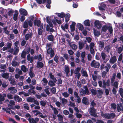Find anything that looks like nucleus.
<instances>
[{"mask_svg": "<svg viewBox=\"0 0 123 123\" xmlns=\"http://www.w3.org/2000/svg\"><path fill=\"white\" fill-rule=\"evenodd\" d=\"M57 15L58 17L62 18L65 16V14L63 12H62L61 13H58Z\"/></svg>", "mask_w": 123, "mask_h": 123, "instance_id": "09e8293b", "label": "nucleus"}, {"mask_svg": "<svg viewBox=\"0 0 123 123\" xmlns=\"http://www.w3.org/2000/svg\"><path fill=\"white\" fill-rule=\"evenodd\" d=\"M34 99L35 98H34L29 97L27 98V101L28 102H33L34 101Z\"/></svg>", "mask_w": 123, "mask_h": 123, "instance_id": "c03bdc74", "label": "nucleus"}, {"mask_svg": "<svg viewBox=\"0 0 123 123\" xmlns=\"http://www.w3.org/2000/svg\"><path fill=\"white\" fill-rule=\"evenodd\" d=\"M108 29V26L106 25H104L102 27V31H103L105 32Z\"/></svg>", "mask_w": 123, "mask_h": 123, "instance_id": "8fccbe9b", "label": "nucleus"}, {"mask_svg": "<svg viewBox=\"0 0 123 123\" xmlns=\"http://www.w3.org/2000/svg\"><path fill=\"white\" fill-rule=\"evenodd\" d=\"M81 73L82 76L85 77H88V75L86 71V70H84L82 69L81 70Z\"/></svg>", "mask_w": 123, "mask_h": 123, "instance_id": "a211bd4d", "label": "nucleus"}, {"mask_svg": "<svg viewBox=\"0 0 123 123\" xmlns=\"http://www.w3.org/2000/svg\"><path fill=\"white\" fill-rule=\"evenodd\" d=\"M9 91L12 94H14L16 93L17 92V90L15 89V88L13 87H11L8 88Z\"/></svg>", "mask_w": 123, "mask_h": 123, "instance_id": "9b49d317", "label": "nucleus"}, {"mask_svg": "<svg viewBox=\"0 0 123 123\" xmlns=\"http://www.w3.org/2000/svg\"><path fill=\"white\" fill-rule=\"evenodd\" d=\"M106 6L103 3H102L99 4L98 6L99 9L101 11H104L105 9L104 8Z\"/></svg>", "mask_w": 123, "mask_h": 123, "instance_id": "1a4fd4ad", "label": "nucleus"}, {"mask_svg": "<svg viewBox=\"0 0 123 123\" xmlns=\"http://www.w3.org/2000/svg\"><path fill=\"white\" fill-rule=\"evenodd\" d=\"M68 25L67 24H66L64 26L63 25H62L61 26V27L62 29L64 31H65V29H67L68 27Z\"/></svg>", "mask_w": 123, "mask_h": 123, "instance_id": "58836bf2", "label": "nucleus"}, {"mask_svg": "<svg viewBox=\"0 0 123 123\" xmlns=\"http://www.w3.org/2000/svg\"><path fill=\"white\" fill-rule=\"evenodd\" d=\"M82 102L86 105H88L89 102L88 99L86 97H83L82 100Z\"/></svg>", "mask_w": 123, "mask_h": 123, "instance_id": "4468645a", "label": "nucleus"}, {"mask_svg": "<svg viewBox=\"0 0 123 123\" xmlns=\"http://www.w3.org/2000/svg\"><path fill=\"white\" fill-rule=\"evenodd\" d=\"M98 43L99 45V49L100 50H102L104 48L105 43L104 42L101 41L98 42Z\"/></svg>", "mask_w": 123, "mask_h": 123, "instance_id": "0eeeda50", "label": "nucleus"}, {"mask_svg": "<svg viewBox=\"0 0 123 123\" xmlns=\"http://www.w3.org/2000/svg\"><path fill=\"white\" fill-rule=\"evenodd\" d=\"M58 117V120L60 122H62L63 120V117L60 114H59L57 115Z\"/></svg>", "mask_w": 123, "mask_h": 123, "instance_id": "0e129e2a", "label": "nucleus"}, {"mask_svg": "<svg viewBox=\"0 0 123 123\" xmlns=\"http://www.w3.org/2000/svg\"><path fill=\"white\" fill-rule=\"evenodd\" d=\"M43 26V25H40L38 28V33L39 35H42Z\"/></svg>", "mask_w": 123, "mask_h": 123, "instance_id": "dca6fc26", "label": "nucleus"}, {"mask_svg": "<svg viewBox=\"0 0 123 123\" xmlns=\"http://www.w3.org/2000/svg\"><path fill=\"white\" fill-rule=\"evenodd\" d=\"M89 111L90 114L92 115H94L96 112V110L93 107L90 108Z\"/></svg>", "mask_w": 123, "mask_h": 123, "instance_id": "412c9836", "label": "nucleus"}, {"mask_svg": "<svg viewBox=\"0 0 123 123\" xmlns=\"http://www.w3.org/2000/svg\"><path fill=\"white\" fill-rule=\"evenodd\" d=\"M19 12L20 13L25 16H26L27 14V11L25 9L21 8L20 9Z\"/></svg>", "mask_w": 123, "mask_h": 123, "instance_id": "2eb2a0df", "label": "nucleus"}, {"mask_svg": "<svg viewBox=\"0 0 123 123\" xmlns=\"http://www.w3.org/2000/svg\"><path fill=\"white\" fill-rule=\"evenodd\" d=\"M32 68H31L30 69V71L29 72V74L31 78H33L35 77V75L32 72Z\"/></svg>", "mask_w": 123, "mask_h": 123, "instance_id": "bb28decb", "label": "nucleus"}, {"mask_svg": "<svg viewBox=\"0 0 123 123\" xmlns=\"http://www.w3.org/2000/svg\"><path fill=\"white\" fill-rule=\"evenodd\" d=\"M64 71L66 72V76L68 77L69 75L68 74L69 72V67L68 66H65Z\"/></svg>", "mask_w": 123, "mask_h": 123, "instance_id": "aec40b11", "label": "nucleus"}, {"mask_svg": "<svg viewBox=\"0 0 123 123\" xmlns=\"http://www.w3.org/2000/svg\"><path fill=\"white\" fill-rule=\"evenodd\" d=\"M79 48L80 50L82 49L84 47V43H83L82 42H79Z\"/></svg>", "mask_w": 123, "mask_h": 123, "instance_id": "72a5a7b5", "label": "nucleus"}, {"mask_svg": "<svg viewBox=\"0 0 123 123\" xmlns=\"http://www.w3.org/2000/svg\"><path fill=\"white\" fill-rule=\"evenodd\" d=\"M29 106V105L28 104L25 103L24 104L23 107L24 109L28 110L30 109Z\"/></svg>", "mask_w": 123, "mask_h": 123, "instance_id": "3c124183", "label": "nucleus"}, {"mask_svg": "<svg viewBox=\"0 0 123 123\" xmlns=\"http://www.w3.org/2000/svg\"><path fill=\"white\" fill-rule=\"evenodd\" d=\"M19 51V47H15L13 49V54L15 55H17L18 54Z\"/></svg>", "mask_w": 123, "mask_h": 123, "instance_id": "4be33fe9", "label": "nucleus"}, {"mask_svg": "<svg viewBox=\"0 0 123 123\" xmlns=\"http://www.w3.org/2000/svg\"><path fill=\"white\" fill-rule=\"evenodd\" d=\"M110 47L109 45H107V46H105L104 48V50L105 51L108 53L110 50Z\"/></svg>", "mask_w": 123, "mask_h": 123, "instance_id": "79ce46f5", "label": "nucleus"}, {"mask_svg": "<svg viewBox=\"0 0 123 123\" xmlns=\"http://www.w3.org/2000/svg\"><path fill=\"white\" fill-rule=\"evenodd\" d=\"M119 25L118 27L120 31H123V24H120Z\"/></svg>", "mask_w": 123, "mask_h": 123, "instance_id": "774afa93", "label": "nucleus"}, {"mask_svg": "<svg viewBox=\"0 0 123 123\" xmlns=\"http://www.w3.org/2000/svg\"><path fill=\"white\" fill-rule=\"evenodd\" d=\"M101 116L104 117L107 119L110 118V116L109 114H104L103 113H102Z\"/></svg>", "mask_w": 123, "mask_h": 123, "instance_id": "ea45409f", "label": "nucleus"}, {"mask_svg": "<svg viewBox=\"0 0 123 123\" xmlns=\"http://www.w3.org/2000/svg\"><path fill=\"white\" fill-rule=\"evenodd\" d=\"M118 92L121 97L123 98V89L122 88H119Z\"/></svg>", "mask_w": 123, "mask_h": 123, "instance_id": "37998d69", "label": "nucleus"}, {"mask_svg": "<svg viewBox=\"0 0 123 123\" xmlns=\"http://www.w3.org/2000/svg\"><path fill=\"white\" fill-rule=\"evenodd\" d=\"M62 95L65 98H67L69 96V94L66 92H64L62 93Z\"/></svg>", "mask_w": 123, "mask_h": 123, "instance_id": "680f3d73", "label": "nucleus"}, {"mask_svg": "<svg viewBox=\"0 0 123 123\" xmlns=\"http://www.w3.org/2000/svg\"><path fill=\"white\" fill-rule=\"evenodd\" d=\"M32 24L33 23L31 21L26 20L24 23L23 27L24 28H26L28 27V25L30 27H31Z\"/></svg>", "mask_w": 123, "mask_h": 123, "instance_id": "7ed1b4c3", "label": "nucleus"}, {"mask_svg": "<svg viewBox=\"0 0 123 123\" xmlns=\"http://www.w3.org/2000/svg\"><path fill=\"white\" fill-rule=\"evenodd\" d=\"M92 94L93 95H95L97 94V91L96 90H95L93 89H91L90 90Z\"/></svg>", "mask_w": 123, "mask_h": 123, "instance_id": "864d4df0", "label": "nucleus"}, {"mask_svg": "<svg viewBox=\"0 0 123 123\" xmlns=\"http://www.w3.org/2000/svg\"><path fill=\"white\" fill-rule=\"evenodd\" d=\"M84 88L85 89V90L82 89L79 91L80 95L82 96L83 95H85L86 94V95H89L90 94V93L87 87L85 86H84Z\"/></svg>", "mask_w": 123, "mask_h": 123, "instance_id": "f03ea898", "label": "nucleus"}, {"mask_svg": "<svg viewBox=\"0 0 123 123\" xmlns=\"http://www.w3.org/2000/svg\"><path fill=\"white\" fill-rule=\"evenodd\" d=\"M8 80L9 81H11L10 83L12 85L15 84V81L14 79L9 78Z\"/></svg>", "mask_w": 123, "mask_h": 123, "instance_id": "052dcab7", "label": "nucleus"}, {"mask_svg": "<svg viewBox=\"0 0 123 123\" xmlns=\"http://www.w3.org/2000/svg\"><path fill=\"white\" fill-rule=\"evenodd\" d=\"M81 69V67H77L74 71V73L75 74H77L79 73V72Z\"/></svg>", "mask_w": 123, "mask_h": 123, "instance_id": "13d9d810", "label": "nucleus"}, {"mask_svg": "<svg viewBox=\"0 0 123 123\" xmlns=\"http://www.w3.org/2000/svg\"><path fill=\"white\" fill-rule=\"evenodd\" d=\"M47 39L49 40L52 41L54 40V36L52 35H49L48 36Z\"/></svg>", "mask_w": 123, "mask_h": 123, "instance_id": "603ef678", "label": "nucleus"}, {"mask_svg": "<svg viewBox=\"0 0 123 123\" xmlns=\"http://www.w3.org/2000/svg\"><path fill=\"white\" fill-rule=\"evenodd\" d=\"M94 35L97 37L99 36L100 35V32L95 30H94Z\"/></svg>", "mask_w": 123, "mask_h": 123, "instance_id": "a18cd8bd", "label": "nucleus"}, {"mask_svg": "<svg viewBox=\"0 0 123 123\" xmlns=\"http://www.w3.org/2000/svg\"><path fill=\"white\" fill-rule=\"evenodd\" d=\"M60 99L62 101V103L63 104L65 105L67 103V100L64 98H63L61 97H60Z\"/></svg>", "mask_w": 123, "mask_h": 123, "instance_id": "e433bc0d", "label": "nucleus"}, {"mask_svg": "<svg viewBox=\"0 0 123 123\" xmlns=\"http://www.w3.org/2000/svg\"><path fill=\"white\" fill-rule=\"evenodd\" d=\"M91 65L92 67H93L96 68H98L100 66V64L95 60H93L91 62Z\"/></svg>", "mask_w": 123, "mask_h": 123, "instance_id": "39448f33", "label": "nucleus"}, {"mask_svg": "<svg viewBox=\"0 0 123 123\" xmlns=\"http://www.w3.org/2000/svg\"><path fill=\"white\" fill-rule=\"evenodd\" d=\"M84 24L85 26H89L90 24L89 20H85L84 22Z\"/></svg>", "mask_w": 123, "mask_h": 123, "instance_id": "4d7b16f0", "label": "nucleus"}, {"mask_svg": "<svg viewBox=\"0 0 123 123\" xmlns=\"http://www.w3.org/2000/svg\"><path fill=\"white\" fill-rule=\"evenodd\" d=\"M101 55L102 59L104 60V63H106L108 61L109 59H106L107 55L103 51H102L101 53Z\"/></svg>", "mask_w": 123, "mask_h": 123, "instance_id": "423d86ee", "label": "nucleus"}, {"mask_svg": "<svg viewBox=\"0 0 123 123\" xmlns=\"http://www.w3.org/2000/svg\"><path fill=\"white\" fill-rule=\"evenodd\" d=\"M14 12V11L13 10L11 9L8 12V15L10 16H12Z\"/></svg>", "mask_w": 123, "mask_h": 123, "instance_id": "69168bd1", "label": "nucleus"}, {"mask_svg": "<svg viewBox=\"0 0 123 123\" xmlns=\"http://www.w3.org/2000/svg\"><path fill=\"white\" fill-rule=\"evenodd\" d=\"M70 14L68 13L66 14L65 16V21L66 22H68L69 20V18L70 17Z\"/></svg>", "mask_w": 123, "mask_h": 123, "instance_id": "bf43d9fd", "label": "nucleus"}, {"mask_svg": "<svg viewBox=\"0 0 123 123\" xmlns=\"http://www.w3.org/2000/svg\"><path fill=\"white\" fill-rule=\"evenodd\" d=\"M98 94H97L98 97L100 98H101L102 97V95L103 92L102 89H99L97 90Z\"/></svg>", "mask_w": 123, "mask_h": 123, "instance_id": "f3484780", "label": "nucleus"}, {"mask_svg": "<svg viewBox=\"0 0 123 123\" xmlns=\"http://www.w3.org/2000/svg\"><path fill=\"white\" fill-rule=\"evenodd\" d=\"M40 105L43 107H44L46 104V101L41 100L40 101Z\"/></svg>", "mask_w": 123, "mask_h": 123, "instance_id": "49530a36", "label": "nucleus"}, {"mask_svg": "<svg viewBox=\"0 0 123 123\" xmlns=\"http://www.w3.org/2000/svg\"><path fill=\"white\" fill-rule=\"evenodd\" d=\"M43 63L40 62H38L37 63V68H43Z\"/></svg>", "mask_w": 123, "mask_h": 123, "instance_id": "a878e982", "label": "nucleus"}, {"mask_svg": "<svg viewBox=\"0 0 123 123\" xmlns=\"http://www.w3.org/2000/svg\"><path fill=\"white\" fill-rule=\"evenodd\" d=\"M94 24L95 26L98 29L100 28L102 26L101 24L97 20L95 21Z\"/></svg>", "mask_w": 123, "mask_h": 123, "instance_id": "ddd939ff", "label": "nucleus"}, {"mask_svg": "<svg viewBox=\"0 0 123 123\" xmlns=\"http://www.w3.org/2000/svg\"><path fill=\"white\" fill-rule=\"evenodd\" d=\"M33 33L32 32L26 34L25 36V39L27 40L31 38L32 36Z\"/></svg>", "mask_w": 123, "mask_h": 123, "instance_id": "9d476101", "label": "nucleus"}, {"mask_svg": "<svg viewBox=\"0 0 123 123\" xmlns=\"http://www.w3.org/2000/svg\"><path fill=\"white\" fill-rule=\"evenodd\" d=\"M11 64L13 67H16L18 65V62L14 60L12 61Z\"/></svg>", "mask_w": 123, "mask_h": 123, "instance_id": "a19ab883", "label": "nucleus"}, {"mask_svg": "<svg viewBox=\"0 0 123 123\" xmlns=\"http://www.w3.org/2000/svg\"><path fill=\"white\" fill-rule=\"evenodd\" d=\"M103 82L101 81H99L98 83L100 87L105 88L106 86H110V80L109 79H108L106 82L105 80L103 79Z\"/></svg>", "mask_w": 123, "mask_h": 123, "instance_id": "f257e3e1", "label": "nucleus"}, {"mask_svg": "<svg viewBox=\"0 0 123 123\" xmlns=\"http://www.w3.org/2000/svg\"><path fill=\"white\" fill-rule=\"evenodd\" d=\"M117 60L116 56H115L111 57L109 60V62L111 64H113Z\"/></svg>", "mask_w": 123, "mask_h": 123, "instance_id": "6e6552de", "label": "nucleus"}, {"mask_svg": "<svg viewBox=\"0 0 123 123\" xmlns=\"http://www.w3.org/2000/svg\"><path fill=\"white\" fill-rule=\"evenodd\" d=\"M14 98L15 101H17L18 102H21L22 100V99L18 95L15 96Z\"/></svg>", "mask_w": 123, "mask_h": 123, "instance_id": "5701e85b", "label": "nucleus"}, {"mask_svg": "<svg viewBox=\"0 0 123 123\" xmlns=\"http://www.w3.org/2000/svg\"><path fill=\"white\" fill-rule=\"evenodd\" d=\"M76 23L74 22H73L72 24L70 25L71 31H73L75 30V25Z\"/></svg>", "mask_w": 123, "mask_h": 123, "instance_id": "473e14b6", "label": "nucleus"}, {"mask_svg": "<svg viewBox=\"0 0 123 123\" xmlns=\"http://www.w3.org/2000/svg\"><path fill=\"white\" fill-rule=\"evenodd\" d=\"M49 75L50 78L52 80V81H57V80L56 78L54 77V75L51 73H50L49 74Z\"/></svg>", "mask_w": 123, "mask_h": 123, "instance_id": "f704fd0d", "label": "nucleus"}, {"mask_svg": "<svg viewBox=\"0 0 123 123\" xmlns=\"http://www.w3.org/2000/svg\"><path fill=\"white\" fill-rule=\"evenodd\" d=\"M111 85L113 86L115 88H117L118 86V83L117 81L114 82H113V83H111Z\"/></svg>", "mask_w": 123, "mask_h": 123, "instance_id": "cd10ccee", "label": "nucleus"}, {"mask_svg": "<svg viewBox=\"0 0 123 123\" xmlns=\"http://www.w3.org/2000/svg\"><path fill=\"white\" fill-rule=\"evenodd\" d=\"M116 76V73H114L113 74L112 78L111 79V83H113L114 81Z\"/></svg>", "mask_w": 123, "mask_h": 123, "instance_id": "6e6d98bb", "label": "nucleus"}, {"mask_svg": "<svg viewBox=\"0 0 123 123\" xmlns=\"http://www.w3.org/2000/svg\"><path fill=\"white\" fill-rule=\"evenodd\" d=\"M6 96V94L5 93H3L2 94H0V102L4 101L5 99L4 98Z\"/></svg>", "mask_w": 123, "mask_h": 123, "instance_id": "6ab92c4d", "label": "nucleus"}, {"mask_svg": "<svg viewBox=\"0 0 123 123\" xmlns=\"http://www.w3.org/2000/svg\"><path fill=\"white\" fill-rule=\"evenodd\" d=\"M35 25H36L37 26H39L41 23V21L39 20H35L34 21Z\"/></svg>", "mask_w": 123, "mask_h": 123, "instance_id": "7c9ffc66", "label": "nucleus"}, {"mask_svg": "<svg viewBox=\"0 0 123 123\" xmlns=\"http://www.w3.org/2000/svg\"><path fill=\"white\" fill-rule=\"evenodd\" d=\"M47 52L48 54L50 55L51 58L53 57L55 55L54 51L52 48H49L48 49Z\"/></svg>", "mask_w": 123, "mask_h": 123, "instance_id": "20e7f679", "label": "nucleus"}, {"mask_svg": "<svg viewBox=\"0 0 123 123\" xmlns=\"http://www.w3.org/2000/svg\"><path fill=\"white\" fill-rule=\"evenodd\" d=\"M39 120V119L37 118H36L35 119L32 118L29 120V122L30 123H36Z\"/></svg>", "mask_w": 123, "mask_h": 123, "instance_id": "f8f14e48", "label": "nucleus"}, {"mask_svg": "<svg viewBox=\"0 0 123 123\" xmlns=\"http://www.w3.org/2000/svg\"><path fill=\"white\" fill-rule=\"evenodd\" d=\"M42 81L44 83V85H46L48 82L47 80L45 78H44L42 80Z\"/></svg>", "mask_w": 123, "mask_h": 123, "instance_id": "e2e57ef3", "label": "nucleus"}, {"mask_svg": "<svg viewBox=\"0 0 123 123\" xmlns=\"http://www.w3.org/2000/svg\"><path fill=\"white\" fill-rule=\"evenodd\" d=\"M56 82L50 80L48 82V85L51 87L54 86L55 85V83Z\"/></svg>", "mask_w": 123, "mask_h": 123, "instance_id": "393cba45", "label": "nucleus"}, {"mask_svg": "<svg viewBox=\"0 0 123 123\" xmlns=\"http://www.w3.org/2000/svg\"><path fill=\"white\" fill-rule=\"evenodd\" d=\"M47 23H48L49 25V26H50V27H53V25L52 23V22L50 21H49L47 18Z\"/></svg>", "mask_w": 123, "mask_h": 123, "instance_id": "338daca9", "label": "nucleus"}, {"mask_svg": "<svg viewBox=\"0 0 123 123\" xmlns=\"http://www.w3.org/2000/svg\"><path fill=\"white\" fill-rule=\"evenodd\" d=\"M7 27H6L3 28V29L5 33L7 35H9L10 33V31L7 30Z\"/></svg>", "mask_w": 123, "mask_h": 123, "instance_id": "de8ad7c7", "label": "nucleus"}, {"mask_svg": "<svg viewBox=\"0 0 123 123\" xmlns=\"http://www.w3.org/2000/svg\"><path fill=\"white\" fill-rule=\"evenodd\" d=\"M26 54V52L24 50L23 51L21 55V57L23 58H25V57Z\"/></svg>", "mask_w": 123, "mask_h": 123, "instance_id": "5fc2aeb1", "label": "nucleus"}, {"mask_svg": "<svg viewBox=\"0 0 123 123\" xmlns=\"http://www.w3.org/2000/svg\"><path fill=\"white\" fill-rule=\"evenodd\" d=\"M111 67V66L110 64L107 63L106 64V65L104 67V68L105 69L106 72H108L109 71V69H110Z\"/></svg>", "mask_w": 123, "mask_h": 123, "instance_id": "b1692460", "label": "nucleus"}, {"mask_svg": "<svg viewBox=\"0 0 123 123\" xmlns=\"http://www.w3.org/2000/svg\"><path fill=\"white\" fill-rule=\"evenodd\" d=\"M2 77L7 79L9 77V74L8 73H4L1 75Z\"/></svg>", "mask_w": 123, "mask_h": 123, "instance_id": "c756f323", "label": "nucleus"}, {"mask_svg": "<svg viewBox=\"0 0 123 123\" xmlns=\"http://www.w3.org/2000/svg\"><path fill=\"white\" fill-rule=\"evenodd\" d=\"M27 59L28 61H30L31 63H32L33 60V57L32 56L31 57L30 54L28 55H27Z\"/></svg>", "mask_w": 123, "mask_h": 123, "instance_id": "2f4dec72", "label": "nucleus"}, {"mask_svg": "<svg viewBox=\"0 0 123 123\" xmlns=\"http://www.w3.org/2000/svg\"><path fill=\"white\" fill-rule=\"evenodd\" d=\"M21 69L24 73H25L28 71V69L24 65H22L21 66Z\"/></svg>", "mask_w": 123, "mask_h": 123, "instance_id": "c9c22d12", "label": "nucleus"}, {"mask_svg": "<svg viewBox=\"0 0 123 123\" xmlns=\"http://www.w3.org/2000/svg\"><path fill=\"white\" fill-rule=\"evenodd\" d=\"M69 45L71 48L74 50H75L77 48V46L74 44H72L71 43H69Z\"/></svg>", "mask_w": 123, "mask_h": 123, "instance_id": "4c0bfd02", "label": "nucleus"}, {"mask_svg": "<svg viewBox=\"0 0 123 123\" xmlns=\"http://www.w3.org/2000/svg\"><path fill=\"white\" fill-rule=\"evenodd\" d=\"M18 14V11L16 10L15 11V13L13 15V18L15 21L17 20V17Z\"/></svg>", "mask_w": 123, "mask_h": 123, "instance_id": "c85d7f7f", "label": "nucleus"}]
</instances>
